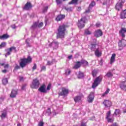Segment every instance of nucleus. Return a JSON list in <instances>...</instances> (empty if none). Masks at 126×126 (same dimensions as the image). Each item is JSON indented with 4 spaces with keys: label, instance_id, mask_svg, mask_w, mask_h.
<instances>
[{
    "label": "nucleus",
    "instance_id": "51",
    "mask_svg": "<svg viewBox=\"0 0 126 126\" xmlns=\"http://www.w3.org/2000/svg\"><path fill=\"white\" fill-rule=\"evenodd\" d=\"M27 85L26 84H24V85H23L22 86V90H25V87H26Z\"/></svg>",
    "mask_w": 126,
    "mask_h": 126
},
{
    "label": "nucleus",
    "instance_id": "45",
    "mask_svg": "<svg viewBox=\"0 0 126 126\" xmlns=\"http://www.w3.org/2000/svg\"><path fill=\"white\" fill-rule=\"evenodd\" d=\"M63 0H56V3L59 5L62 4Z\"/></svg>",
    "mask_w": 126,
    "mask_h": 126
},
{
    "label": "nucleus",
    "instance_id": "36",
    "mask_svg": "<svg viewBox=\"0 0 126 126\" xmlns=\"http://www.w3.org/2000/svg\"><path fill=\"white\" fill-rule=\"evenodd\" d=\"M113 74L111 72H108L105 75V76H107V77H112L113 76Z\"/></svg>",
    "mask_w": 126,
    "mask_h": 126
},
{
    "label": "nucleus",
    "instance_id": "24",
    "mask_svg": "<svg viewBox=\"0 0 126 126\" xmlns=\"http://www.w3.org/2000/svg\"><path fill=\"white\" fill-rule=\"evenodd\" d=\"M77 77L79 79H81L84 78V73L79 71L78 72V74L77 75Z\"/></svg>",
    "mask_w": 126,
    "mask_h": 126
},
{
    "label": "nucleus",
    "instance_id": "32",
    "mask_svg": "<svg viewBox=\"0 0 126 126\" xmlns=\"http://www.w3.org/2000/svg\"><path fill=\"white\" fill-rule=\"evenodd\" d=\"M78 2V0H72L68 3V4H77Z\"/></svg>",
    "mask_w": 126,
    "mask_h": 126
},
{
    "label": "nucleus",
    "instance_id": "25",
    "mask_svg": "<svg viewBox=\"0 0 126 126\" xmlns=\"http://www.w3.org/2000/svg\"><path fill=\"white\" fill-rule=\"evenodd\" d=\"M97 45V44H91V47H90V49L91 50V51L94 52V51H95V50H97V48H96V46Z\"/></svg>",
    "mask_w": 126,
    "mask_h": 126
},
{
    "label": "nucleus",
    "instance_id": "6",
    "mask_svg": "<svg viewBox=\"0 0 126 126\" xmlns=\"http://www.w3.org/2000/svg\"><path fill=\"white\" fill-rule=\"evenodd\" d=\"M126 2V0H119V2L117 3L115 8L117 10H122L123 8V5Z\"/></svg>",
    "mask_w": 126,
    "mask_h": 126
},
{
    "label": "nucleus",
    "instance_id": "15",
    "mask_svg": "<svg viewBox=\"0 0 126 126\" xmlns=\"http://www.w3.org/2000/svg\"><path fill=\"white\" fill-rule=\"evenodd\" d=\"M32 4L30 2H27L25 5L24 7H23V9L25 10H29L30 8H32Z\"/></svg>",
    "mask_w": 126,
    "mask_h": 126
},
{
    "label": "nucleus",
    "instance_id": "16",
    "mask_svg": "<svg viewBox=\"0 0 126 126\" xmlns=\"http://www.w3.org/2000/svg\"><path fill=\"white\" fill-rule=\"evenodd\" d=\"M94 55L95 57H97V58L102 56V51H101L100 48H97L95 50H94Z\"/></svg>",
    "mask_w": 126,
    "mask_h": 126
},
{
    "label": "nucleus",
    "instance_id": "31",
    "mask_svg": "<svg viewBox=\"0 0 126 126\" xmlns=\"http://www.w3.org/2000/svg\"><path fill=\"white\" fill-rule=\"evenodd\" d=\"M2 83L3 85H6L8 83V79L7 78H3L2 80Z\"/></svg>",
    "mask_w": 126,
    "mask_h": 126
},
{
    "label": "nucleus",
    "instance_id": "20",
    "mask_svg": "<svg viewBox=\"0 0 126 126\" xmlns=\"http://www.w3.org/2000/svg\"><path fill=\"white\" fill-rule=\"evenodd\" d=\"M81 66V63L79 61L76 62L75 65L73 66V69H78Z\"/></svg>",
    "mask_w": 126,
    "mask_h": 126
},
{
    "label": "nucleus",
    "instance_id": "13",
    "mask_svg": "<svg viewBox=\"0 0 126 126\" xmlns=\"http://www.w3.org/2000/svg\"><path fill=\"white\" fill-rule=\"evenodd\" d=\"M103 35V32L101 30H97L94 32V36L96 38H99Z\"/></svg>",
    "mask_w": 126,
    "mask_h": 126
},
{
    "label": "nucleus",
    "instance_id": "22",
    "mask_svg": "<svg viewBox=\"0 0 126 126\" xmlns=\"http://www.w3.org/2000/svg\"><path fill=\"white\" fill-rule=\"evenodd\" d=\"M95 1H92V2L90 4L89 6V9L88 10H86L85 12L86 13H88V12H90V9L92 7H93L94 5H95Z\"/></svg>",
    "mask_w": 126,
    "mask_h": 126
},
{
    "label": "nucleus",
    "instance_id": "3",
    "mask_svg": "<svg viewBox=\"0 0 126 126\" xmlns=\"http://www.w3.org/2000/svg\"><path fill=\"white\" fill-rule=\"evenodd\" d=\"M103 80V75H100L99 76L97 77L94 81L93 83L92 88H96L101 82H102V80Z\"/></svg>",
    "mask_w": 126,
    "mask_h": 126
},
{
    "label": "nucleus",
    "instance_id": "9",
    "mask_svg": "<svg viewBox=\"0 0 126 126\" xmlns=\"http://www.w3.org/2000/svg\"><path fill=\"white\" fill-rule=\"evenodd\" d=\"M94 94V92H92L88 96L87 101L88 103H92L93 102V101L94 100V98L95 97Z\"/></svg>",
    "mask_w": 126,
    "mask_h": 126
},
{
    "label": "nucleus",
    "instance_id": "10",
    "mask_svg": "<svg viewBox=\"0 0 126 126\" xmlns=\"http://www.w3.org/2000/svg\"><path fill=\"white\" fill-rule=\"evenodd\" d=\"M84 98V95L82 94H80L79 95L74 97V101L76 103H79L80 101H81L82 99Z\"/></svg>",
    "mask_w": 126,
    "mask_h": 126
},
{
    "label": "nucleus",
    "instance_id": "49",
    "mask_svg": "<svg viewBox=\"0 0 126 126\" xmlns=\"http://www.w3.org/2000/svg\"><path fill=\"white\" fill-rule=\"evenodd\" d=\"M37 68V64L36 63H34L33 65V66L32 67V70H35Z\"/></svg>",
    "mask_w": 126,
    "mask_h": 126
},
{
    "label": "nucleus",
    "instance_id": "23",
    "mask_svg": "<svg viewBox=\"0 0 126 126\" xmlns=\"http://www.w3.org/2000/svg\"><path fill=\"white\" fill-rule=\"evenodd\" d=\"M8 38H9V35L7 34V33L0 36V40H6V39H8Z\"/></svg>",
    "mask_w": 126,
    "mask_h": 126
},
{
    "label": "nucleus",
    "instance_id": "41",
    "mask_svg": "<svg viewBox=\"0 0 126 126\" xmlns=\"http://www.w3.org/2000/svg\"><path fill=\"white\" fill-rule=\"evenodd\" d=\"M110 117H111V111H108L107 114H106V119H108L109 118H110Z\"/></svg>",
    "mask_w": 126,
    "mask_h": 126
},
{
    "label": "nucleus",
    "instance_id": "60",
    "mask_svg": "<svg viewBox=\"0 0 126 126\" xmlns=\"http://www.w3.org/2000/svg\"><path fill=\"white\" fill-rule=\"evenodd\" d=\"M109 126H118V125H117V124L114 123L111 125H110Z\"/></svg>",
    "mask_w": 126,
    "mask_h": 126
},
{
    "label": "nucleus",
    "instance_id": "11",
    "mask_svg": "<svg viewBox=\"0 0 126 126\" xmlns=\"http://www.w3.org/2000/svg\"><path fill=\"white\" fill-rule=\"evenodd\" d=\"M68 89L65 88H62V92L59 94V96H66L68 94Z\"/></svg>",
    "mask_w": 126,
    "mask_h": 126
},
{
    "label": "nucleus",
    "instance_id": "18",
    "mask_svg": "<svg viewBox=\"0 0 126 126\" xmlns=\"http://www.w3.org/2000/svg\"><path fill=\"white\" fill-rule=\"evenodd\" d=\"M50 47L51 46H52L54 49H58V47H59V42L56 41H53V42L50 44Z\"/></svg>",
    "mask_w": 126,
    "mask_h": 126
},
{
    "label": "nucleus",
    "instance_id": "47",
    "mask_svg": "<svg viewBox=\"0 0 126 126\" xmlns=\"http://www.w3.org/2000/svg\"><path fill=\"white\" fill-rule=\"evenodd\" d=\"M38 126H44V122L40 121L38 123Z\"/></svg>",
    "mask_w": 126,
    "mask_h": 126
},
{
    "label": "nucleus",
    "instance_id": "63",
    "mask_svg": "<svg viewBox=\"0 0 126 126\" xmlns=\"http://www.w3.org/2000/svg\"><path fill=\"white\" fill-rule=\"evenodd\" d=\"M72 58V55H70L68 57V59H69V60L71 59Z\"/></svg>",
    "mask_w": 126,
    "mask_h": 126
},
{
    "label": "nucleus",
    "instance_id": "2",
    "mask_svg": "<svg viewBox=\"0 0 126 126\" xmlns=\"http://www.w3.org/2000/svg\"><path fill=\"white\" fill-rule=\"evenodd\" d=\"M19 63L20 66L23 68L27 65V63H32V58L30 56H28V58L21 59Z\"/></svg>",
    "mask_w": 126,
    "mask_h": 126
},
{
    "label": "nucleus",
    "instance_id": "43",
    "mask_svg": "<svg viewBox=\"0 0 126 126\" xmlns=\"http://www.w3.org/2000/svg\"><path fill=\"white\" fill-rule=\"evenodd\" d=\"M47 114H48V115L49 116H50V115H51V114H52V112L51 111V108H48L47 111H46Z\"/></svg>",
    "mask_w": 126,
    "mask_h": 126
},
{
    "label": "nucleus",
    "instance_id": "64",
    "mask_svg": "<svg viewBox=\"0 0 126 126\" xmlns=\"http://www.w3.org/2000/svg\"><path fill=\"white\" fill-rule=\"evenodd\" d=\"M4 64V63H0V65H1V66H3V65Z\"/></svg>",
    "mask_w": 126,
    "mask_h": 126
},
{
    "label": "nucleus",
    "instance_id": "4",
    "mask_svg": "<svg viewBox=\"0 0 126 126\" xmlns=\"http://www.w3.org/2000/svg\"><path fill=\"white\" fill-rule=\"evenodd\" d=\"M86 20H87L86 17H84L78 21V27L79 29H82V28H84V26H85V23H86Z\"/></svg>",
    "mask_w": 126,
    "mask_h": 126
},
{
    "label": "nucleus",
    "instance_id": "5",
    "mask_svg": "<svg viewBox=\"0 0 126 126\" xmlns=\"http://www.w3.org/2000/svg\"><path fill=\"white\" fill-rule=\"evenodd\" d=\"M118 46L119 51H122L125 47H126V40L125 39V38H122L121 40L119 41Z\"/></svg>",
    "mask_w": 126,
    "mask_h": 126
},
{
    "label": "nucleus",
    "instance_id": "26",
    "mask_svg": "<svg viewBox=\"0 0 126 126\" xmlns=\"http://www.w3.org/2000/svg\"><path fill=\"white\" fill-rule=\"evenodd\" d=\"M38 22H35L34 23V24L31 27V29L32 30H35L38 27Z\"/></svg>",
    "mask_w": 126,
    "mask_h": 126
},
{
    "label": "nucleus",
    "instance_id": "37",
    "mask_svg": "<svg viewBox=\"0 0 126 126\" xmlns=\"http://www.w3.org/2000/svg\"><path fill=\"white\" fill-rule=\"evenodd\" d=\"M70 72H71V71H70V69H67L66 70H65V74L66 75H69V74H70Z\"/></svg>",
    "mask_w": 126,
    "mask_h": 126
},
{
    "label": "nucleus",
    "instance_id": "28",
    "mask_svg": "<svg viewBox=\"0 0 126 126\" xmlns=\"http://www.w3.org/2000/svg\"><path fill=\"white\" fill-rule=\"evenodd\" d=\"M116 59V54H113L112 55L111 59H110V63L112 64L113 63L115 62V60Z\"/></svg>",
    "mask_w": 126,
    "mask_h": 126
},
{
    "label": "nucleus",
    "instance_id": "17",
    "mask_svg": "<svg viewBox=\"0 0 126 126\" xmlns=\"http://www.w3.org/2000/svg\"><path fill=\"white\" fill-rule=\"evenodd\" d=\"M38 91L41 93H47V90H46V85H42L39 88Z\"/></svg>",
    "mask_w": 126,
    "mask_h": 126
},
{
    "label": "nucleus",
    "instance_id": "7",
    "mask_svg": "<svg viewBox=\"0 0 126 126\" xmlns=\"http://www.w3.org/2000/svg\"><path fill=\"white\" fill-rule=\"evenodd\" d=\"M5 52H6V53L5 55V58H7V56H10L11 54V52L12 51H14L15 53H16V47H11L10 48H7L5 50Z\"/></svg>",
    "mask_w": 126,
    "mask_h": 126
},
{
    "label": "nucleus",
    "instance_id": "59",
    "mask_svg": "<svg viewBox=\"0 0 126 126\" xmlns=\"http://www.w3.org/2000/svg\"><path fill=\"white\" fill-rule=\"evenodd\" d=\"M66 10H67V11H70V10H71V7L66 8Z\"/></svg>",
    "mask_w": 126,
    "mask_h": 126
},
{
    "label": "nucleus",
    "instance_id": "62",
    "mask_svg": "<svg viewBox=\"0 0 126 126\" xmlns=\"http://www.w3.org/2000/svg\"><path fill=\"white\" fill-rule=\"evenodd\" d=\"M6 71L7 70L5 69L2 70V72H3V73H6Z\"/></svg>",
    "mask_w": 126,
    "mask_h": 126
},
{
    "label": "nucleus",
    "instance_id": "8",
    "mask_svg": "<svg viewBox=\"0 0 126 126\" xmlns=\"http://www.w3.org/2000/svg\"><path fill=\"white\" fill-rule=\"evenodd\" d=\"M40 85V82H39V80L37 79H35L33 80L32 85L31 87L32 88H34L35 89H37L39 88V86Z\"/></svg>",
    "mask_w": 126,
    "mask_h": 126
},
{
    "label": "nucleus",
    "instance_id": "42",
    "mask_svg": "<svg viewBox=\"0 0 126 126\" xmlns=\"http://www.w3.org/2000/svg\"><path fill=\"white\" fill-rule=\"evenodd\" d=\"M106 120H107V122L108 123H113V122H114V119L110 117L109 118L106 119Z\"/></svg>",
    "mask_w": 126,
    "mask_h": 126
},
{
    "label": "nucleus",
    "instance_id": "33",
    "mask_svg": "<svg viewBox=\"0 0 126 126\" xmlns=\"http://www.w3.org/2000/svg\"><path fill=\"white\" fill-rule=\"evenodd\" d=\"M97 73H98V71L97 70H94L92 71V75L93 77H96V75H97Z\"/></svg>",
    "mask_w": 126,
    "mask_h": 126
},
{
    "label": "nucleus",
    "instance_id": "53",
    "mask_svg": "<svg viewBox=\"0 0 126 126\" xmlns=\"http://www.w3.org/2000/svg\"><path fill=\"white\" fill-rule=\"evenodd\" d=\"M11 27L12 29H15V28H16V26H15V25H13Z\"/></svg>",
    "mask_w": 126,
    "mask_h": 126
},
{
    "label": "nucleus",
    "instance_id": "19",
    "mask_svg": "<svg viewBox=\"0 0 126 126\" xmlns=\"http://www.w3.org/2000/svg\"><path fill=\"white\" fill-rule=\"evenodd\" d=\"M17 95V91L13 90H12L10 96L11 98H15Z\"/></svg>",
    "mask_w": 126,
    "mask_h": 126
},
{
    "label": "nucleus",
    "instance_id": "39",
    "mask_svg": "<svg viewBox=\"0 0 126 126\" xmlns=\"http://www.w3.org/2000/svg\"><path fill=\"white\" fill-rule=\"evenodd\" d=\"M120 114H121V111L120 109H116L114 115H116L117 116V115H120Z\"/></svg>",
    "mask_w": 126,
    "mask_h": 126
},
{
    "label": "nucleus",
    "instance_id": "30",
    "mask_svg": "<svg viewBox=\"0 0 126 126\" xmlns=\"http://www.w3.org/2000/svg\"><path fill=\"white\" fill-rule=\"evenodd\" d=\"M120 17L122 19L126 18V10L121 13Z\"/></svg>",
    "mask_w": 126,
    "mask_h": 126
},
{
    "label": "nucleus",
    "instance_id": "29",
    "mask_svg": "<svg viewBox=\"0 0 126 126\" xmlns=\"http://www.w3.org/2000/svg\"><path fill=\"white\" fill-rule=\"evenodd\" d=\"M26 44L27 48H31V47H32V45H31V44L30 43V39L29 38L26 40Z\"/></svg>",
    "mask_w": 126,
    "mask_h": 126
},
{
    "label": "nucleus",
    "instance_id": "34",
    "mask_svg": "<svg viewBox=\"0 0 126 126\" xmlns=\"http://www.w3.org/2000/svg\"><path fill=\"white\" fill-rule=\"evenodd\" d=\"M6 117V112H3L1 115H0V118L2 120H3V119H5V117Z\"/></svg>",
    "mask_w": 126,
    "mask_h": 126
},
{
    "label": "nucleus",
    "instance_id": "58",
    "mask_svg": "<svg viewBox=\"0 0 126 126\" xmlns=\"http://www.w3.org/2000/svg\"><path fill=\"white\" fill-rule=\"evenodd\" d=\"M46 70V67L45 66H43L41 67V70Z\"/></svg>",
    "mask_w": 126,
    "mask_h": 126
},
{
    "label": "nucleus",
    "instance_id": "54",
    "mask_svg": "<svg viewBox=\"0 0 126 126\" xmlns=\"http://www.w3.org/2000/svg\"><path fill=\"white\" fill-rule=\"evenodd\" d=\"M8 66H9V65L8 64H6L4 66V68H8Z\"/></svg>",
    "mask_w": 126,
    "mask_h": 126
},
{
    "label": "nucleus",
    "instance_id": "35",
    "mask_svg": "<svg viewBox=\"0 0 126 126\" xmlns=\"http://www.w3.org/2000/svg\"><path fill=\"white\" fill-rule=\"evenodd\" d=\"M109 92H110V89H107V90L104 93H103L102 95V97H105L107 94H109Z\"/></svg>",
    "mask_w": 126,
    "mask_h": 126
},
{
    "label": "nucleus",
    "instance_id": "52",
    "mask_svg": "<svg viewBox=\"0 0 126 126\" xmlns=\"http://www.w3.org/2000/svg\"><path fill=\"white\" fill-rule=\"evenodd\" d=\"M96 27H99L101 26V24L100 23H96L95 24Z\"/></svg>",
    "mask_w": 126,
    "mask_h": 126
},
{
    "label": "nucleus",
    "instance_id": "61",
    "mask_svg": "<svg viewBox=\"0 0 126 126\" xmlns=\"http://www.w3.org/2000/svg\"><path fill=\"white\" fill-rule=\"evenodd\" d=\"M20 81H23V77H20Z\"/></svg>",
    "mask_w": 126,
    "mask_h": 126
},
{
    "label": "nucleus",
    "instance_id": "21",
    "mask_svg": "<svg viewBox=\"0 0 126 126\" xmlns=\"http://www.w3.org/2000/svg\"><path fill=\"white\" fill-rule=\"evenodd\" d=\"M65 17V15H59L56 18V21H61V20H63V19H64Z\"/></svg>",
    "mask_w": 126,
    "mask_h": 126
},
{
    "label": "nucleus",
    "instance_id": "48",
    "mask_svg": "<svg viewBox=\"0 0 126 126\" xmlns=\"http://www.w3.org/2000/svg\"><path fill=\"white\" fill-rule=\"evenodd\" d=\"M53 64V61H48L47 65H52Z\"/></svg>",
    "mask_w": 126,
    "mask_h": 126
},
{
    "label": "nucleus",
    "instance_id": "14",
    "mask_svg": "<svg viewBox=\"0 0 126 126\" xmlns=\"http://www.w3.org/2000/svg\"><path fill=\"white\" fill-rule=\"evenodd\" d=\"M103 104L106 108H110L112 106V102L107 99L104 100Z\"/></svg>",
    "mask_w": 126,
    "mask_h": 126
},
{
    "label": "nucleus",
    "instance_id": "46",
    "mask_svg": "<svg viewBox=\"0 0 126 126\" xmlns=\"http://www.w3.org/2000/svg\"><path fill=\"white\" fill-rule=\"evenodd\" d=\"M43 25H44V23L43 22H41L38 24L37 26L39 28H40V27H42V26H43Z\"/></svg>",
    "mask_w": 126,
    "mask_h": 126
},
{
    "label": "nucleus",
    "instance_id": "56",
    "mask_svg": "<svg viewBox=\"0 0 126 126\" xmlns=\"http://www.w3.org/2000/svg\"><path fill=\"white\" fill-rule=\"evenodd\" d=\"M81 126H86V123H84L83 122H82Z\"/></svg>",
    "mask_w": 126,
    "mask_h": 126
},
{
    "label": "nucleus",
    "instance_id": "1",
    "mask_svg": "<svg viewBox=\"0 0 126 126\" xmlns=\"http://www.w3.org/2000/svg\"><path fill=\"white\" fill-rule=\"evenodd\" d=\"M67 27V26L65 25H63L61 26H60L58 31V32L57 35V38H63L64 37V35L65 34V31H66V28Z\"/></svg>",
    "mask_w": 126,
    "mask_h": 126
},
{
    "label": "nucleus",
    "instance_id": "38",
    "mask_svg": "<svg viewBox=\"0 0 126 126\" xmlns=\"http://www.w3.org/2000/svg\"><path fill=\"white\" fill-rule=\"evenodd\" d=\"M5 46H6V43H5V42H2L0 44V49H2V48H4V47H5Z\"/></svg>",
    "mask_w": 126,
    "mask_h": 126
},
{
    "label": "nucleus",
    "instance_id": "55",
    "mask_svg": "<svg viewBox=\"0 0 126 126\" xmlns=\"http://www.w3.org/2000/svg\"><path fill=\"white\" fill-rule=\"evenodd\" d=\"M91 121H95V116H93L90 119Z\"/></svg>",
    "mask_w": 126,
    "mask_h": 126
},
{
    "label": "nucleus",
    "instance_id": "50",
    "mask_svg": "<svg viewBox=\"0 0 126 126\" xmlns=\"http://www.w3.org/2000/svg\"><path fill=\"white\" fill-rule=\"evenodd\" d=\"M19 68H20V66L16 65L14 69L17 70V69H19Z\"/></svg>",
    "mask_w": 126,
    "mask_h": 126
},
{
    "label": "nucleus",
    "instance_id": "12",
    "mask_svg": "<svg viewBox=\"0 0 126 126\" xmlns=\"http://www.w3.org/2000/svg\"><path fill=\"white\" fill-rule=\"evenodd\" d=\"M126 33V28H121V30L119 31V35L120 37H122V38H125Z\"/></svg>",
    "mask_w": 126,
    "mask_h": 126
},
{
    "label": "nucleus",
    "instance_id": "44",
    "mask_svg": "<svg viewBox=\"0 0 126 126\" xmlns=\"http://www.w3.org/2000/svg\"><path fill=\"white\" fill-rule=\"evenodd\" d=\"M48 6H46L45 7H44L43 9V10H42V12L43 13H45V12H47V10H48Z\"/></svg>",
    "mask_w": 126,
    "mask_h": 126
},
{
    "label": "nucleus",
    "instance_id": "40",
    "mask_svg": "<svg viewBox=\"0 0 126 126\" xmlns=\"http://www.w3.org/2000/svg\"><path fill=\"white\" fill-rule=\"evenodd\" d=\"M85 35H91V32L87 29L85 31Z\"/></svg>",
    "mask_w": 126,
    "mask_h": 126
},
{
    "label": "nucleus",
    "instance_id": "27",
    "mask_svg": "<svg viewBox=\"0 0 126 126\" xmlns=\"http://www.w3.org/2000/svg\"><path fill=\"white\" fill-rule=\"evenodd\" d=\"M80 62L81 63V64H84L85 66H87L89 64L88 62L85 60H82Z\"/></svg>",
    "mask_w": 126,
    "mask_h": 126
},
{
    "label": "nucleus",
    "instance_id": "57",
    "mask_svg": "<svg viewBox=\"0 0 126 126\" xmlns=\"http://www.w3.org/2000/svg\"><path fill=\"white\" fill-rule=\"evenodd\" d=\"M51 89V85H48L47 87V90H50Z\"/></svg>",
    "mask_w": 126,
    "mask_h": 126
}]
</instances>
